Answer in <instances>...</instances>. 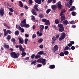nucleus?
<instances>
[{
	"mask_svg": "<svg viewBox=\"0 0 79 79\" xmlns=\"http://www.w3.org/2000/svg\"><path fill=\"white\" fill-rule=\"evenodd\" d=\"M36 62H39V63H42V65H43V66L45 65V64H46V63H45V59H39L37 60H33L31 62V65L34 64V65H36Z\"/></svg>",
	"mask_w": 79,
	"mask_h": 79,
	"instance_id": "1",
	"label": "nucleus"
},
{
	"mask_svg": "<svg viewBox=\"0 0 79 79\" xmlns=\"http://www.w3.org/2000/svg\"><path fill=\"white\" fill-rule=\"evenodd\" d=\"M19 25H20V26H21L22 27L27 28L30 27V25L27 24V21L26 20V19H24L23 21H21V23L19 24Z\"/></svg>",
	"mask_w": 79,
	"mask_h": 79,
	"instance_id": "2",
	"label": "nucleus"
},
{
	"mask_svg": "<svg viewBox=\"0 0 79 79\" xmlns=\"http://www.w3.org/2000/svg\"><path fill=\"white\" fill-rule=\"evenodd\" d=\"M34 8L35 9H32V10H31V13H32L33 15L37 16L36 12H35V11L39 12L41 11V10H39L38 9V5H35V6H34Z\"/></svg>",
	"mask_w": 79,
	"mask_h": 79,
	"instance_id": "3",
	"label": "nucleus"
},
{
	"mask_svg": "<svg viewBox=\"0 0 79 79\" xmlns=\"http://www.w3.org/2000/svg\"><path fill=\"white\" fill-rule=\"evenodd\" d=\"M60 35L59 34H57L56 36V37L55 38H59V41H61L62 40L64 39L65 38V37H66V34H65V33L64 32H62L61 34H60Z\"/></svg>",
	"mask_w": 79,
	"mask_h": 79,
	"instance_id": "4",
	"label": "nucleus"
},
{
	"mask_svg": "<svg viewBox=\"0 0 79 79\" xmlns=\"http://www.w3.org/2000/svg\"><path fill=\"white\" fill-rule=\"evenodd\" d=\"M10 56L13 58L17 59L18 57H19V53H16L15 52H12L10 53Z\"/></svg>",
	"mask_w": 79,
	"mask_h": 79,
	"instance_id": "5",
	"label": "nucleus"
},
{
	"mask_svg": "<svg viewBox=\"0 0 79 79\" xmlns=\"http://www.w3.org/2000/svg\"><path fill=\"white\" fill-rule=\"evenodd\" d=\"M57 25L58 27H59V29L58 30V31L60 32H62L64 31V28L63 27V24L61 23H59Z\"/></svg>",
	"mask_w": 79,
	"mask_h": 79,
	"instance_id": "6",
	"label": "nucleus"
},
{
	"mask_svg": "<svg viewBox=\"0 0 79 79\" xmlns=\"http://www.w3.org/2000/svg\"><path fill=\"white\" fill-rule=\"evenodd\" d=\"M3 31H4V37H6L7 35V34H11L12 32H11V31L9 30H6V29H4L3 30Z\"/></svg>",
	"mask_w": 79,
	"mask_h": 79,
	"instance_id": "7",
	"label": "nucleus"
},
{
	"mask_svg": "<svg viewBox=\"0 0 79 79\" xmlns=\"http://www.w3.org/2000/svg\"><path fill=\"white\" fill-rule=\"evenodd\" d=\"M58 46L57 45H55L54 46H53V48L52 49V52H53V53H55V52H56V51L58 50Z\"/></svg>",
	"mask_w": 79,
	"mask_h": 79,
	"instance_id": "8",
	"label": "nucleus"
},
{
	"mask_svg": "<svg viewBox=\"0 0 79 79\" xmlns=\"http://www.w3.org/2000/svg\"><path fill=\"white\" fill-rule=\"evenodd\" d=\"M56 6H57V7L59 8V10L61 9V8H62V5L60 4V2H58L57 5H56Z\"/></svg>",
	"mask_w": 79,
	"mask_h": 79,
	"instance_id": "9",
	"label": "nucleus"
},
{
	"mask_svg": "<svg viewBox=\"0 0 79 79\" xmlns=\"http://www.w3.org/2000/svg\"><path fill=\"white\" fill-rule=\"evenodd\" d=\"M44 25H40L39 26V28H40V31L42 32L43 31V30L44 29Z\"/></svg>",
	"mask_w": 79,
	"mask_h": 79,
	"instance_id": "10",
	"label": "nucleus"
},
{
	"mask_svg": "<svg viewBox=\"0 0 79 79\" xmlns=\"http://www.w3.org/2000/svg\"><path fill=\"white\" fill-rule=\"evenodd\" d=\"M65 19H66V18H65V16H64V15L60 16V21H62Z\"/></svg>",
	"mask_w": 79,
	"mask_h": 79,
	"instance_id": "11",
	"label": "nucleus"
},
{
	"mask_svg": "<svg viewBox=\"0 0 79 79\" xmlns=\"http://www.w3.org/2000/svg\"><path fill=\"white\" fill-rule=\"evenodd\" d=\"M41 2H42V1H41V0H35V2L38 4H41Z\"/></svg>",
	"mask_w": 79,
	"mask_h": 79,
	"instance_id": "12",
	"label": "nucleus"
},
{
	"mask_svg": "<svg viewBox=\"0 0 79 79\" xmlns=\"http://www.w3.org/2000/svg\"><path fill=\"white\" fill-rule=\"evenodd\" d=\"M65 12V10L64 9L62 10L61 11H60V16H63L64 15V13Z\"/></svg>",
	"mask_w": 79,
	"mask_h": 79,
	"instance_id": "13",
	"label": "nucleus"
},
{
	"mask_svg": "<svg viewBox=\"0 0 79 79\" xmlns=\"http://www.w3.org/2000/svg\"><path fill=\"white\" fill-rule=\"evenodd\" d=\"M18 39L19 40V44H23V43H24V41H23V40L21 39L20 38H18Z\"/></svg>",
	"mask_w": 79,
	"mask_h": 79,
	"instance_id": "14",
	"label": "nucleus"
},
{
	"mask_svg": "<svg viewBox=\"0 0 79 79\" xmlns=\"http://www.w3.org/2000/svg\"><path fill=\"white\" fill-rule=\"evenodd\" d=\"M4 14V10H0V16L3 17V14Z\"/></svg>",
	"mask_w": 79,
	"mask_h": 79,
	"instance_id": "15",
	"label": "nucleus"
},
{
	"mask_svg": "<svg viewBox=\"0 0 79 79\" xmlns=\"http://www.w3.org/2000/svg\"><path fill=\"white\" fill-rule=\"evenodd\" d=\"M49 69H53L55 68V65H54V64L49 65Z\"/></svg>",
	"mask_w": 79,
	"mask_h": 79,
	"instance_id": "16",
	"label": "nucleus"
},
{
	"mask_svg": "<svg viewBox=\"0 0 79 79\" xmlns=\"http://www.w3.org/2000/svg\"><path fill=\"white\" fill-rule=\"evenodd\" d=\"M15 48H20V49H21L22 48H23V46H22L21 45H15Z\"/></svg>",
	"mask_w": 79,
	"mask_h": 79,
	"instance_id": "17",
	"label": "nucleus"
},
{
	"mask_svg": "<svg viewBox=\"0 0 79 79\" xmlns=\"http://www.w3.org/2000/svg\"><path fill=\"white\" fill-rule=\"evenodd\" d=\"M62 21H63V24L64 25H67L68 23V21H67V20H63Z\"/></svg>",
	"mask_w": 79,
	"mask_h": 79,
	"instance_id": "18",
	"label": "nucleus"
},
{
	"mask_svg": "<svg viewBox=\"0 0 79 79\" xmlns=\"http://www.w3.org/2000/svg\"><path fill=\"white\" fill-rule=\"evenodd\" d=\"M49 22V21L45 19H42V22Z\"/></svg>",
	"mask_w": 79,
	"mask_h": 79,
	"instance_id": "19",
	"label": "nucleus"
},
{
	"mask_svg": "<svg viewBox=\"0 0 79 79\" xmlns=\"http://www.w3.org/2000/svg\"><path fill=\"white\" fill-rule=\"evenodd\" d=\"M54 23H55V24H59V23H60V22L59 20H58V19H55Z\"/></svg>",
	"mask_w": 79,
	"mask_h": 79,
	"instance_id": "20",
	"label": "nucleus"
},
{
	"mask_svg": "<svg viewBox=\"0 0 79 79\" xmlns=\"http://www.w3.org/2000/svg\"><path fill=\"white\" fill-rule=\"evenodd\" d=\"M43 53H44V51H41L40 52H38V55H42Z\"/></svg>",
	"mask_w": 79,
	"mask_h": 79,
	"instance_id": "21",
	"label": "nucleus"
},
{
	"mask_svg": "<svg viewBox=\"0 0 79 79\" xmlns=\"http://www.w3.org/2000/svg\"><path fill=\"white\" fill-rule=\"evenodd\" d=\"M51 8H52V10H55L56 8V5H53L51 6Z\"/></svg>",
	"mask_w": 79,
	"mask_h": 79,
	"instance_id": "22",
	"label": "nucleus"
},
{
	"mask_svg": "<svg viewBox=\"0 0 79 79\" xmlns=\"http://www.w3.org/2000/svg\"><path fill=\"white\" fill-rule=\"evenodd\" d=\"M19 6H20L21 7H23V3L21 1H19Z\"/></svg>",
	"mask_w": 79,
	"mask_h": 79,
	"instance_id": "23",
	"label": "nucleus"
},
{
	"mask_svg": "<svg viewBox=\"0 0 79 79\" xmlns=\"http://www.w3.org/2000/svg\"><path fill=\"white\" fill-rule=\"evenodd\" d=\"M43 41V39L42 38H40V39H38V43H41Z\"/></svg>",
	"mask_w": 79,
	"mask_h": 79,
	"instance_id": "24",
	"label": "nucleus"
},
{
	"mask_svg": "<svg viewBox=\"0 0 79 79\" xmlns=\"http://www.w3.org/2000/svg\"><path fill=\"white\" fill-rule=\"evenodd\" d=\"M19 25H15V27L16 28V29H23V28H22L21 27H20Z\"/></svg>",
	"mask_w": 79,
	"mask_h": 79,
	"instance_id": "25",
	"label": "nucleus"
},
{
	"mask_svg": "<svg viewBox=\"0 0 79 79\" xmlns=\"http://www.w3.org/2000/svg\"><path fill=\"white\" fill-rule=\"evenodd\" d=\"M19 34V31H15V35L18 36Z\"/></svg>",
	"mask_w": 79,
	"mask_h": 79,
	"instance_id": "26",
	"label": "nucleus"
},
{
	"mask_svg": "<svg viewBox=\"0 0 79 79\" xmlns=\"http://www.w3.org/2000/svg\"><path fill=\"white\" fill-rule=\"evenodd\" d=\"M43 23H45V24H46V26H48L49 25H50V23H49V22H42Z\"/></svg>",
	"mask_w": 79,
	"mask_h": 79,
	"instance_id": "27",
	"label": "nucleus"
},
{
	"mask_svg": "<svg viewBox=\"0 0 79 79\" xmlns=\"http://www.w3.org/2000/svg\"><path fill=\"white\" fill-rule=\"evenodd\" d=\"M58 38H56L55 36H53V38H52V40H53V41H55L56 40H57Z\"/></svg>",
	"mask_w": 79,
	"mask_h": 79,
	"instance_id": "28",
	"label": "nucleus"
},
{
	"mask_svg": "<svg viewBox=\"0 0 79 79\" xmlns=\"http://www.w3.org/2000/svg\"><path fill=\"white\" fill-rule=\"evenodd\" d=\"M64 55H65L63 53V52H61L60 54H59V55L61 57L64 56Z\"/></svg>",
	"mask_w": 79,
	"mask_h": 79,
	"instance_id": "29",
	"label": "nucleus"
},
{
	"mask_svg": "<svg viewBox=\"0 0 79 79\" xmlns=\"http://www.w3.org/2000/svg\"><path fill=\"white\" fill-rule=\"evenodd\" d=\"M63 53H64V55H68V53H69V52H68V51H64V52H63Z\"/></svg>",
	"mask_w": 79,
	"mask_h": 79,
	"instance_id": "30",
	"label": "nucleus"
},
{
	"mask_svg": "<svg viewBox=\"0 0 79 79\" xmlns=\"http://www.w3.org/2000/svg\"><path fill=\"white\" fill-rule=\"evenodd\" d=\"M4 48H5L6 49H8L9 48V46H8V45L4 44Z\"/></svg>",
	"mask_w": 79,
	"mask_h": 79,
	"instance_id": "31",
	"label": "nucleus"
},
{
	"mask_svg": "<svg viewBox=\"0 0 79 79\" xmlns=\"http://www.w3.org/2000/svg\"><path fill=\"white\" fill-rule=\"evenodd\" d=\"M28 41V39H25V40H24V43H25V44H27V42Z\"/></svg>",
	"mask_w": 79,
	"mask_h": 79,
	"instance_id": "32",
	"label": "nucleus"
},
{
	"mask_svg": "<svg viewBox=\"0 0 79 79\" xmlns=\"http://www.w3.org/2000/svg\"><path fill=\"white\" fill-rule=\"evenodd\" d=\"M41 57V56L40 55H36V56H35V59H38V58H40V57Z\"/></svg>",
	"mask_w": 79,
	"mask_h": 79,
	"instance_id": "33",
	"label": "nucleus"
},
{
	"mask_svg": "<svg viewBox=\"0 0 79 79\" xmlns=\"http://www.w3.org/2000/svg\"><path fill=\"white\" fill-rule=\"evenodd\" d=\"M69 48H70L68 46H66L64 48V50L66 51Z\"/></svg>",
	"mask_w": 79,
	"mask_h": 79,
	"instance_id": "34",
	"label": "nucleus"
},
{
	"mask_svg": "<svg viewBox=\"0 0 79 79\" xmlns=\"http://www.w3.org/2000/svg\"><path fill=\"white\" fill-rule=\"evenodd\" d=\"M6 39L7 40H10L11 39V36H10V35H7Z\"/></svg>",
	"mask_w": 79,
	"mask_h": 79,
	"instance_id": "35",
	"label": "nucleus"
},
{
	"mask_svg": "<svg viewBox=\"0 0 79 79\" xmlns=\"http://www.w3.org/2000/svg\"><path fill=\"white\" fill-rule=\"evenodd\" d=\"M31 20L32 21L35 20V19L34 18V16H31Z\"/></svg>",
	"mask_w": 79,
	"mask_h": 79,
	"instance_id": "36",
	"label": "nucleus"
},
{
	"mask_svg": "<svg viewBox=\"0 0 79 79\" xmlns=\"http://www.w3.org/2000/svg\"><path fill=\"white\" fill-rule=\"evenodd\" d=\"M4 26H5L7 28V29H10V27L8 26L5 23H4Z\"/></svg>",
	"mask_w": 79,
	"mask_h": 79,
	"instance_id": "37",
	"label": "nucleus"
},
{
	"mask_svg": "<svg viewBox=\"0 0 79 79\" xmlns=\"http://www.w3.org/2000/svg\"><path fill=\"white\" fill-rule=\"evenodd\" d=\"M19 31H21V33H23L24 32V29H18Z\"/></svg>",
	"mask_w": 79,
	"mask_h": 79,
	"instance_id": "38",
	"label": "nucleus"
},
{
	"mask_svg": "<svg viewBox=\"0 0 79 79\" xmlns=\"http://www.w3.org/2000/svg\"><path fill=\"white\" fill-rule=\"evenodd\" d=\"M8 9L9 10V11H10V12H12L13 11H14V10H13V9H12V8H8Z\"/></svg>",
	"mask_w": 79,
	"mask_h": 79,
	"instance_id": "39",
	"label": "nucleus"
},
{
	"mask_svg": "<svg viewBox=\"0 0 79 79\" xmlns=\"http://www.w3.org/2000/svg\"><path fill=\"white\" fill-rule=\"evenodd\" d=\"M76 14L75 13V12L73 11L72 12V15L73 16H76Z\"/></svg>",
	"mask_w": 79,
	"mask_h": 79,
	"instance_id": "40",
	"label": "nucleus"
},
{
	"mask_svg": "<svg viewBox=\"0 0 79 79\" xmlns=\"http://www.w3.org/2000/svg\"><path fill=\"white\" fill-rule=\"evenodd\" d=\"M50 11H51V10L50 9H48L46 10V14H48L49 13V12H50Z\"/></svg>",
	"mask_w": 79,
	"mask_h": 79,
	"instance_id": "41",
	"label": "nucleus"
},
{
	"mask_svg": "<svg viewBox=\"0 0 79 79\" xmlns=\"http://www.w3.org/2000/svg\"><path fill=\"white\" fill-rule=\"evenodd\" d=\"M40 32H40V33L38 34H39L38 35V36L39 37H40L42 35V32H43V31H40Z\"/></svg>",
	"mask_w": 79,
	"mask_h": 79,
	"instance_id": "42",
	"label": "nucleus"
},
{
	"mask_svg": "<svg viewBox=\"0 0 79 79\" xmlns=\"http://www.w3.org/2000/svg\"><path fill=\"white\" fill-rule=\"evenodd\" d=\"M36 34H33V35H32V38L34 39V38H35V37H36Z\"/></svg>",
	"mask_w": 79,
	"mask_h": 79,
	"instance_id": "43",
	"label": "nucleus"
},
{
	"mask_svg": "<svg viewBox=\"0 0 79 79\" xmlns=\"http://www.w3.org/2000/svg\"><path fill=\"white\" fill-rule=\"evenodd\" d=\"M11 41L12 42L14 43L15 42V39L14 38H12V39H11Z\"/></svg>",
	"mask_w": 79,
	"mask_h": 79,
	"instance_id": "44",
	"label": "nucleus"
},
{
	"mask_svg": "<svg viewBox=\"0 0 79 79\" xmlns=\"http://www.w3.org/2000/svg\"><path fill=\"white\" fill-rule=\"evenodd\" d=\"M33 3L32 0H29V4L30 5H32Z\"/></svg>",
	"mask_w": 79,
	"mask_h": 79,
	"instance_id": "45",
	"label": "nucleus"
},
{
	"mask_svg": "<svg viewBox=\"0 0 79 79\" xmlns=\"http://www.w3.org/2000/svg\"><path fill=\"white\" fill-rule=\"evenodd\" d=\"M74 23H75V21H71V22H69V23H70V24H73Z\"/></svg>",
	"mask_w": 79,
	"mask_h": 79,
	"instance_id": "46",
	"label": "nucleus"
},
{
	"mask_svg": "<svg viewBox=\"0 0 79 79\" xmlns=\"http://www.w3.org/2000/svg\"><path fill=\"white\" fill-rule=\"evenodd\" d=\"M53 1V0H48L47 1V3L48 4H49L51 3V2H52V1Z\"/></svg>",
	"mask_w": 79,
	"mask_h": 79,
	"instance_id": "47",
	"label": "nucleus"
},
{
	"mask_svg": "<svg viewBox=\"0 0 79 79\" xmlns=\"http://www.w3.org/2000/svg\"><path fill=\"white\" fill-rule=\"evenodd\" d=\"M39 48L40 49H43V48H44V46H43V45H39Z\"/></svg>",
	"mask_w": 79,
	"mask_h": 79,
	"instance_id": "48",
	"label": "nucleus"
},
{
	"mask_svg": "<svg viewBox=\"0 0 79 79\" xmlns=\"http://www.w3.org/2000/svg\"><path fill=\"white\" fill-rule=\"evenodd\" d=\"M35 54H33L32 55H31V59H34V57H35Z\"/></svg>",
	"mask_w": 79,
	"mask_h": 79,
	"instance_id": "49",
	"label": "nucleus"
},
{
	"mask_svg": "<svg viewBox=\"0 0 79 79\" xmlns=\"http://www.w3.org/2000/svg\"><path fill=\"white\" fill-rule=\"evenodd\" d=\"M25 56L26 53L25 52L22 53V56Z\"/></svg>",
	"mask_w": 79,
	"mask_h": 79,
	"instance_id": "50",
	"label": "nucleus"
},
{
	"mask_svg": "<svg viewBox=\"0 0 79 79\" xmlns=\"http://www.w3.org/2000/svg\"><path fill=\"white\" fill-rule=\"evenodd\" d=\"M44 16V15L42 14H40V15H39V17L41 18H42V17Z\"/></svg>",
	"mask_w": 79,
	"mask_h": 79,
	"instance_id": "51",
	"label": "nucleus"
},
{
	"mask_svg": "<svg viewBox=\"0 0 79 79\" xmlns=\"http://www.w3.org/2000/svg\"><path fill=\"white\" fill-rule=\"evenodd\" d=\"M41 65H42L41 64H38L37 65V67L38 68L40 67H41Z\"/></svg>",
	"mask_w": 79,
	"mask_h": 79,
	"instance_id": "52",
	"label": "nucleus"
},
{
	"mask_svg": "<svg viewBox=\"0 0 79 79\" xmlns=\"http://www.w3.org/2000/svg\"><path fill=\"white\" fill-rule=\"evenodd\" d=\"M75 44V42L74 41H70V43H69L68 44Z\"/></svg>",
	"mask_w": 79,
	"mask_h": 79,
	"instance_id": "53",
	"label": "nucleus"
},
{
	"mask_svg": "<svg viewBox=\"0 0 79 79\" xmlns=\"http://www.w3.org/2000/svg\"><path fill=\"white\" fill-rule=\"evenodd\" d=\"M70 49H72V50H75V47H74V46H72L71 47V48H70Z\"/></svg>",
	"mask_w": 79,
	"mask_h": 79,
	"instance_id": "54",
	"label": "nucleus"
},
{
	"mask_svg": "<svg viewBox=\"0 0 79 79\" xmlns=\"http://www.w3.org/2000/svg\"><path fill=\"white\" fill-rule=\"evenodd\" d=\"M74 44H68L67 45L68 46H69V47H72V45H73Z\"/></svg>",
	"mask_w": 79,
	"mask_h": 79,
	"instance_id": "55",
	"label": "nucleus"
},
{
	"mask_svg": "<svg viewBox=\"0 0 79 79\" xmlns=\"http://www.w3.org/2000/svg\"><path fill=\"white\" fill-rule=\"evenodd\" d=\"M69 4H70V5H72V0H70V1H69Z\"/></svg>",
	"mask_w": 79,
	"mask_h": 79,
	"instance_id": "56",
	"label": "nucleus"
},
{
	"mask_svg": "<svg viewBox=\"0 0 79 79\" xmlns=\"http://www.w3.org/2000/svg\"><path fill=\"white\" fill-rule=\"evenodd\" d=\"M24 9H25L26 10H27V9H28V7H27V6H24Z\"/></svg>",
	"mask_w": 79,
	"mask_h": 79,
	"instance_id": "57",
	"label": "nucleus"
},
{
	"mask_svg": "<svg viewBox=\"0 0 79 79\" xmlns=\"http://www.w3.org/2000/svg\"><path fill=\"white\" fill-rule=\"evenodd\" d=\"M48 28V26H45L44 27V28H45V30L47 29Z\"/></svg>",
	"mask_w": 79,
	"mask_h": 79,
	"instance_id": "58",
	"label": "nucleus"
},
{
	"mask_svg": "<svg viewBox=\"0 0 79 79\" xmlns=\"http://www.w3.org/2000/svg\"><path fill=\"white\" fill-rule=\"evenodd\" d=\"M52 41V42H51V43L52 44V45H53L54 44H55L56 42H55V41Z\"/></svg>",
	"mask_w": 79,
	"mask_h": 79,
	"instance_id": "59",
	"label": "nucleus"
},
{
	"mask_svg": "<svg viewBox=\"0 0 79 79\" xmlns=\"http://www.w3.org/2000/svg\"><path fill=\"white\" fill-rule=\"evenodd\" d=\"M71 5H72L68 4V5H67V7L68 8H70L71 7Z\"/></svg>",
	"mask_w": 79,
	"mask_h": 79,
	"instance_id": "60",
	"label": "nucleus"
},
{
	"mask_svg": "<svg viewBox=\"0 0 79 79\" xmlns=\"http://www.w3.org/2000/svg\"><path fill=\"white\" fill-rule=\"evenodd\" d=\"M19 51H22V52H23V51H24V49H23V48L22 49H20V48H19Z\"/></svg>",
	"mask_w": 79,
	"mask_h": 79,
	"instance_id": "61",
	"label": "nucleus"
},
{
	"mask_svg": "<svg viewBox=\"0 0 79 79\" xmlns=\"http://www.w3.org/2000/svg\"><path fill=\"white\" fill-rule=\"evenodd\" d=\"M25 36L26 37H28L29 36V35H28V34H25Z\"/></svg>",
	"mask_w": 79,
	"mask_h": 79,
	"instance_id": "62",
	"label": "nucleus"
},
{
	"mask_svg": "<svg viewBox=\"0 0 79 79\" xmlns=\"http://www.w3.org/2000/svg\"><path fill=\"white\" fill-rule=\"evenodd\" d=\"M29 58L28 57H26L25 58V60H28V59H29Z\"/></svg>",
	"mask_w": 79,
	"mask_h": 79,
	"instance_id": "63",
	"label": "nucleus"
},
{
	"mask_svg": "<svg viewBox=\"0 0 79 79\" xmlns=\"http://www.w3.org/2000/svg\"><path fill=\"white\" fill-rule=\"evenodd\" d=\"M73 28H76V25H73Z\"/></svg>",
	"mask_w": 79,
	"mask_h": 79,
	"instance_id": "64",
	"label": "nucleus"
}]
</instances>
